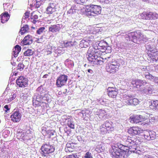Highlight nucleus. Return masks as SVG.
<instances>
[{"label":"nucleus","instance_id":"obj_32","mask_svg":"<svg viewBox=\"0 0 158 158\" xmlns=\"http://www.w3.org/2000/svg\"><path fill=\"white\" fill-rule=\"evenodd\" d=\"M64 46L66 47H71L74 46L73 42L71 41L64 42Z\"/></svg>","mask_w":158,"mask_h":158},{"label":"nucleus","instance_id":"obj_3","mask_svg":"<svg viewBox=\"0 0 158 158\" xmlns=\"http://www.w3.org/2000/svg\"><path fill=\"white\" fill-rule=\"evenodd\" d=\"M131 84L134 86L138 88L143 94H151L152 93V85L148 83L145 80L140 79L133 80Z\"/></svg>","mask_w":158,"mask_h":158},{"label":"nucleus","instance_id":"obj_1","mask_svg":"<svg viewBox=\"0 0 158 158\" xmlns=\"http://www.w3.org/2000/svg\"><path fill=\"white\" fill-rule=\"evenodd\" d=\"M104 52V50L98 48L96 44L93 45L92 47L88 51V60L89 63L93 66L102 65L103 63V59L100 56Z\"/></svg>","mask_w":158,"mask_h":158},{"label":"nucleus","instance_id":"obj_57","mask_svg":"<svg viewBox=\"0 0 158 158\" xmlns=\"http://www.w3.org/2000/svg\"><path fill=\"white\" fill-rule=\"evenodd\" d=\"M18 73V72L15 73H14V75L15 76H17V75Z\"/></svg>","mask_w":158,"mask_h":158},{"label":"nucleus","instance_id":"obj_7","mask_svg":"<svg viewBox=\"0 0 158 158\" xmlns=\"http://www.w3.org/2000/svg\"><path fill=\"white\" fill-rule=\"evenodd\" d=\"M55 149L53 146L49 144H43L41 148L42 156H47L48 155L53 152L54 151Z\"/></svg>","mask_w":158,"mask_h":158},{"label":"nucleus","instance_id":"obj_31","mask_svg":"<svg viewBox=\"0 0 158 158\" xmlns=\"http://www.w3.org/2000/svg\"><path fill=\"white\" fill-rule=\"evenodd\" d=\"M143 133L142 135L144 137V138L148 140H150V138H149V136H150V134L149 133V131H143Z\"/></svg>","mask_w":158,"mask_h":158},{"label":"nucleus","instance_id":"obj_59","mask_svg":"<svg viewBox=\"0 0 158 158\" xmlns=\"http://www.w3.org/2000/svg\"><path fill=\"white\" fill-rule=\"evenodd\" d=\"M41 87V86L39 87L38 88V89H39Z\"/></svg>","mask_w":158,"mask_h":158},{"label":"nucleus","instance_id":"obj_14","mask_svg":"<svg viewBox=\"0 0 158 158\" xmlns=\"http://www.w3.org/2000/svg\"><path fill=\"white\" fill-rule=\"evenodd\" d=\"M107 92L109 96L112 98H116L118 94V90L115 87H108Z\"/></svg>","mask_w":158,"mask_h":158},{"label":"nucleus","instance_id":"obj_40","mask_svg":"<svg viewBox=\"0 0 158 158\" xmlns=\"http://www.w3.org/2000/svg\"><path fill=\"white\" fill-rule=\"evenodd\" d=\"M111 124L110 123L109 121H106L104 123V124L102 125V126L106 128H110L111 127Z\"/></svg>","mask_w":158,"mask_h":158},{"label":"nucleus","instance_id":"obj_35","mask_svg":"<svg viewBox=\"0 0 158 158\" xmlns=\"http://www.w3.org/2000/svg\"><path fill=\"white\" fill-rule=\"evenodd\" d=\"M144 75L145 77L148 79L151 80L153 78L152 76L148 72H145Z\"/></svg>","mask_w":158,"mask_h":158},{"label":"nucleus","instance_id":"obj_17","mask_svg":"<svg viewBox=\"0 0 158 158\" xmlns=\"http://www.w3.org/2000/svg\"><path fill=\"white\" fill-rule=\"evenodd\" d=\"M143 104L144 106H149L150 108L153 109L156 108V106L154 100L151 99H144Z\"/></svg>","mask_w":158,"mask_h":158},{"label":"nucleus","instance_id":"obj_9","mask_svg":"<svg viewBox=\"0 0 158 158\" xmlns=\"http://www.w3.org/2000/svg\"><path fill=\"white\" fill-rule=\"evenodd\" d=\"M126 142L130 144V148H133L132 150H134V152L135 151L137 146L139 145L141 143V141L136 137H128Z\"/></svg>","mask_w":158,"mask_h":158},{"label":"nucleus","instance_id":"obj_29","mask_svg":"<svg viewBox=\"0 0 158 158\" xmlns=\"http://www.w3.org/2000/svg\"><path fill=\"white\" fill-rule=\"evenodd\" d=\"M78 10L75 5L73 6L71 9L68 11V13L70 14H74L77 13Z\"/></svg>","mask_w":158,"mask_h":158},{"label":"nucleus","instance_id":"obj_28","mask_svg":"<svg viewBox=\"0 0 158 158\" xmlns=\"http://www.w3.org/2000/svg\"><path fill=\"white\" fill-rule=\"evenodd\" d=\"M52 46L50 44H48L47 45L44 49V52L47 55L50 54L52 53Z\"/></svg>","mask_w":158,"mask_h":158},{"label":"nucleus","instance_id":"obj_18","mask_svg":"<svg viewBox=\"0 0 158 158\" xmlns=\"http://www.w3.org/2000/svg\"><path fill=\"white\" fill-rule=\"evenodd\" d=\"M56 11V8L54 3H50L46 9V13L48 14H52Z\"/></svg>","mask_w":158,"mask_h":158},{"label":"nucleus","instance_id":"obj_55","mask_svg":"<svg viewBox=\"0 0 158 158\" xmlns=\"http://www.w3.org/2000/svg\"><path fill=\"white\" fill-rule=\"evenodd\" d=\"M87 71L88 73L91 74L93 73V71L91 69H88Z\"/></svg>","mask_w":158,"mask_h":158},{"label":"nucleus","instance_id":"obj_53","mask_svg":"<svg viewBox=\"0 0 158 158\" xmlns=\"http://www.w3.org/2000/svg\"><path fill=\"white\" fill-rule=\"evenodd\" d=\"M149 67V66H148L147 67H143L142 69V71H143V73H144L145 72H146V70L145 69H147V68L148 69V68Z\"/></svg>","mask_w":158,"mask_h":158},{"label":"nucleus","instance_id":"obj_54","mask_svg":"<svg viewBox=\"0 0 158 158\" xmlns=\"http://www.w3.org/2000/svg\"><path fill=\"white\" fill-rule=\"evenodd\" d=\"M4 108L6 109V110L5 111L6 112H7V110H9L10 109L9 108L8 105H6L4 106Z\"/></svg>","mask_w":158,"mask_h":158},{"label":"nucleus","instance_id":"obj_4","mask_svg":"<svg viewBox=\"0 0 158 158\" xmlns=\"http://www.w3.org/2000/svg\"><path fill=\"white\" fill-rule=\"evenodd\" d=\"M101 8L100 6L96 5H91L86 8L85 13L89 16H95L101 13Z\"/></svg>","mask_w":158,"mask_h":158},{"label":"nucleus","instance_id":"obj_15","mask_svg":"<svg viewBox=\"0 0 158 158\" xmlns=\"http://www.w3.org/2000/svg\"><path fill=\"white\" fill-rule=\"evenodd\" d=\"M21 117V115L19 111H15L13 112L10 116L11 120L14 123L20 121Z\"/></svg>","mask_w":158,"mask_h":158},{"label":"nucleus","instance_id":"obj_38","mask_svg":"<svg viewBox=\"0 0 158 158\" xmlns=\"http://www.w3.org/2000/svg\"><path fill=\"white\" fill-rule=\"evenodd\" d=\"M24 65L23 63H20L18 65L17 69L21 71L24 69Z\"/></svg>","mask_w":158,"mask_h":158},{"label":"nucleus","instance_id":"obj_12","mask_svg":"<svg viewBox=\"0 0 158 158\" xmlns=\"http://www.w3.org/2000/svg\"><path fill=\"white\" fill-rule=\"evenodd\" d=\"M127 132L128 133L131 135H139L141 133H142L143 130L140 128L138 127H132L128 129Z\"/></svg>","mask_w":158,"mask_h":158},{"label":"nucleus","instance_id":"obj_46","mask_svg":"<svg viewBox=\"0 0 158 158\" xmlns=\"http://www.w3.org/2000/svg\"><path fill=\"white\" fill-rule=\"evenodd\" d=\"M41 5V2L40 1H38V0H37L35 4L36 7L37 8H39L40 7Z\"/></svg>","mask_w":158,"mask_h":158},{"label":"nucleus","instance_id":"obj_19","mask_svg":"<svg viewBox=\"0 0 158 158\" xmlns=\"http://www.w3.org/2000/svg\"><path fill=\"white\" fill-rule=\"evenodd\" d=\"M10 15L7 12H5L0 15V19L1 22L4 23L7 22L10 18Z\"/></svg>","mask_w":158,"mask_h":158},{"label":"nucleus","instance_id":"obj_37","mask_svg":"<svg viewBox=\"0 0 158 158\" xmlns=\"http://www.w3.org/2000/svg\"><path fill=\"white\" fill-rule=\"evenodd\" d=\"M33 106H40V101H39L37 99H33Z\"/></svg>","mask_w":158,"mask_h":158},{"label":"nucleus","instance_id":"obj_39","mask_svg":"<svg viewBox=\"0 0 158 158\" xmlns=\"http://www.w3.org/2000/svg\"><path fill=\"white\" fill-rule=\"evenodd\" d=\"M76 3L79 4H82L85 3L87 0H73Z\"/></svg>","mask_w":158,"mask_h":158},{"label":"nucleus","instance_id":"obj_62","mask_svg":"<svg viewBox=\"0 0 158 158\" xmlns=\"http://www.w3.org/2000/svg\"><path fill=\"white\" fill-rule=\"evenodd\" d=\"M147 71H149L148 70H147Z\"/></svg>","mask_w":158,"mask_h":158},{"label":"nucleus","instance_id":"obj_25","mask_svg":"<svg viewBox=\"0 0 158 158\" xmlns=\"http://www.w3.org/2000/svg\"><path fill=\"white\" fill-rule=\"evenodd\" d=\"M106 43L103 40H101L98 42H96L94 44H96L98 48L101 49L104 51L105 48H106Z\"/></svg>","mask_w":158,"mask_h":158},{"label":"nucleus","instance_id":"obj_48","mask_svg":"<svg viewBox=\"0 0 158 158\" xmlns=\"http://www.w3.org/2000/svg\"><path fill=\"white\" fill-rule=\"evenodd\" d=\"M30 13L28 12H26L24 13V19H27V18H28L29 16Z\"/></svg>","mask_w":158,"mask_h":158},{"label":"nucleus","instance_id":"obj_21","mask_svg":"<svg viewBox=\"0 0 158 158\" xmlns=\"http://www.w3.org/2000/svg\"><path fill=\"white\" fill-rule=\"evenodd\" d=\"M131 37L133 39L136 40L141 39L143 37L142 34L139 31L131 32Z\"/></svg>","mask_w":158,"mask_h":158},{"label":"nucleus","instance_id":"obj_52","mask_svg":"<svg viewBox=\"0 0 158 158\" xmlns=\"http://www.w3.org/2000/svg\"><path fill=\"white\" fill-rule=\"evenodd\" d=\"M17 94L16 93L14 94L13 95H11V97L10 98L11 99H15L17 97Z\"/></svg>","mask_w":158,"mask_h":158},{"label":"nucleus","instance_id":"obj_61","mask_svg":"<svg viewBox=\"0 0 158 158\" xmlns=\"http://www.w3.org/2000/svg\"><path fill=\"white\" fill-rule=\"evenodd\" d=\"M86 65V64H85L84 65V66H85H85Z\"/></svg>","mask_w":158,"mask_h":158},{"label":"nucleus","instance_id":"obj_41","mask_svg":"<svg viewBox=\"0 0 158 158\" xmlns=\"http://www.w3.org/2000/svg\"><path fill=\"white\" fill-rule=\"evenodd\" d=\"M100 131L102 134H106L107 131V128H106L104 127L102 125V127L100 128Z\"/></svg>","mask_w":158,"mask_h":158},{"label":"nucleus","instance_id":"obj_24","mask_svg":"<svg viewBox=\"0 0 158 158\" xmlns=\"http://www.w3.org/2000/svg\"><path fill=\"white\" fill-rule=\"evenodd\" d=\"M141 101L138 100V99H128L127 100V103L128 105H137L138 104L142 102L143 103L144 99H140Z\"/></svg>","mask_w":158,"mask_h":158},{"label":"nucleus","instance_id":"obj_44","mask_svg":"<svg viewBox=\"0 0 158 158\" xmlns=\"http://www.w3.org/2000/svg\"><path fill=\"white\" fill-rule=\"evenodd\" d=\"M102 148V146H100L98 147H97V148H96L95 149V150L98 153L101 152L103 151V149H100Z\"/></svg>","mask_w":158,"mask_h":158},{"label":"nucleus","instance_id":"obj_33","mask_svg":"<svg viewBox=\"0 0 158 158\" xmlns=\"http://www.w3.org/2000/svg\"><path fill=\"white\" fill-rule=\"evenodd\" d=\"M33 51L32 49H27L24 53L25 56H29L32 55L33 54Z\"/></svg>","mask_w":158,"mask_h":158},{"label":"nucleus","instance_id":"obj_5","mask_svg":"<svg viewBox=\"0 0 158 158\" xmlns=\"http://www.w3.org/2000/svg\"><path fill=\"white\" fill-rule=\"evenodd\" d=\"M139 18L146 20H155L158 19V14L155 12L144 11L139 15Z\"/></svg>","mask_w":158,"mask_h":158},{"label":"nucleus","instance_id":"obj_36","mask_svg":"<svg viewBox=\"0 0 158 158\" xmlns=\"http://www.w3.org/2000/svg\"><path fill=\"white\" fill-rule=\"evenodd\" d=\"M149 133L150 134V140H152L154 139L155 138L156 136L155 132L154 131H149Z\"/></svg>","mask_w":158,"mask_h":158},{"label":"nucleus","instance_id":"obj_10","mask_svg":"<svg viewBox=\"0 0 158 158\" xmlns=\"http://www.w3.org/2000/svg\"><path fill=\"white\" fill-rule=\"evenodd\" d=\"M94 43V36L91 35L90 36L86 37L82 40L80 42L79 46L81 48H86Z\"/></svg>","mask_w":158,"mask_h":158},{"label":"nucleus","instance_id":"obj_26","mask_svg":"<svg viewBox=\"0 0 158 158\" xmlns=\"http://www.w3.org/2000/svg\"><path fill=\"white\" fill-rule=\"evenodd\" d=\"M73 144L74 143H68L66 144L65 149V151L67 152H73Z\"/></svg>","mask_w":158,"mask_h":158},{"label":"nucleus","instance_id":"obj_2","mask_svg":"<svg viewBox=\"0 0 158 158\" xmlns=\"http://www.w3.org/2000/svg\"><path fill=\"white\" fill-rule=\"evenodd\" d=\"M118 147L112 146L110 153L112 158H127L131 152L134 150L130 147L118 143Z\"/></svg>","mask_w":158,"mask_h":158},{"label":"nucleus","instance_id":"obj_45","mask_svg":"<svg viewBox=\"0 0 158 158\" xmlns=\"http://www.w3.org/2000/svg\"><path fill=\"white\" fill-rule=\"evenodd\" d=\"M85 158H93L91 155V153L89 152H87L85 154Z\"/></svg>","mask_w":158,"mask_h":158},{"label":"nucleus","instance_id":"obj_23","mask_svg":"<svg viewBox=\"0 0 158 158\" xmlns=\"http://www.w3.org/2000/svg\"><path fill=\"white\" fill-rule=\"evenodd\" d=\"M21 48L18 45H16L13 49L12 54L15 57L17 56L19 52L21 51Z\"/></svg>","mask_w":158,"mask_h":158},{"label":"nucleus","instance_id":"obj_13","mask_svg":"<svg viewBox=\"0 0 158 158\" xmlns=\"http://www.w3.org/2000/svg\"><path fill=\"white\" fill-rule=\"evenodd\" d=\"M27 79L23 76H21L17 79L16 84L20 87L24 88L28 85Z\"/></svg>","mask_w":158,"mask_h":158},{"label":"nucleus","instance_id":"obj_47","mask_svg":"<svg viewBox=\"0 0 158 158\" xmlns=\"http://www.w3.org/2000/svg\"><path fill=\"white\" fill-rule=\"evenodd\" d=\"M66 158H79L77 155H70L68 156Z\"/></svg>","mask_w":158,"mask_h":158},{"label":"nucleus","instance_id":"obj_51","mask_svg":"<svg viewBox=\"0 0 158 158\" xmlns=\"http://www.w3.org/2000/svg\"><path fill=\"white\" fill-rule=\"evenodd\" d=\"M154 103L156 106V108L158 109V101L156 100H154Z\"/></svg>","mask_w":158,"mask_h":158},{"label":"nucleus","instance_id":"obj_34","mask_svg":"<svg viewBox=\"0 0 158 158\" xmlns=\"http://www.w3.org/2000/svg\"><path fill=\"white\" fill-rule=\"evenodd\" d=\"M68 120V121L67 123V125L70 128L72 129H74V125L73 123V121L69 118Z\"/></svg>","mask_w":158,"mask_h":158},{"label":"nucleus","instance_id":"obj_58","mask_svg":"<svg viewBox=\"0 0 158 158\" xmlns=\"http://www.w3.org/2000/svg\"><path fill=\"white\" fill-rule=\"evenodd\" d=\"M156 81H157V83H158V77L157 78V79L156 80Z\"/></svg>","mask_w":158,"mask_h":158},{"label":"nucleus","instance_id":"obj_49","mask_svg":"<svg viewBox=\"0 0 158 158\" xmlns=\"http://www.w3.org/2000/svg\"><path fill=\"white\" fill-rule=\"evenodd\" d=\"M11 94L10 92V91H7V90H5V91L4 94L5 95L6 94V96H10V94Z\"/></svg>","mask_w":158,"mask_h":158},{"label":"nucleus","instance_id":"obj_30","mask_svg":"<svg viewBox=\"0 0 158 158\" xmlns=\"http://www.w3.org/2000/svg\"><path fill=\"white\" fill-rule=\"evenodd\" d=\"M29 29V27L27 25H25L23 27L21 28L19 32L21 33V35H23L24 33L27 32Z\"/></svg>","mask_w":158,"mask_h":158},{"label":"nucleus","instance_id":"obj_27","mask_svg":"<svg viewBox=\"0 0 158 158\" xmlns=\"http://www.w3.org/2000/svg\"><path fill=\"white\" fill-rule=\"evenodd\" d=\"M38 16L34 13H32L31 16V21L34 24H35L36 22L38 21Z\"/></svg>","mask_w":158,"mask_h":158},{"label":"nucleus","instance_id":"obj_6","mask_svg":"<svg viewBox=\"0 0 158 158\" xmlns=\"http://www.w3.org/2000/svg\"><path fill=\"white\" fill-rule=\"evenodd\" d=\"M145 115L146 116L141 115H133L130 117V122L132 123H137L147 120L148 121H147V123H148L149 121V118L150 116V114L146 113Z\"/></svg>","mask_w":158,"mask_h":158},{"label":"nucleus","instance_id":"obj_11","mask_svg":"<svg viewBox=\"0 0 158 158\" xmlns=\"http://www.w3.org/2000/svg\"><path fill=\"white\" fill-rule=\"evenodd\" d=\"M68 80V76L65 75H60L56 80V85L58 87H61L65 85Z\"/></svg>","mask_w":158,"mask_h":158},{"label":"nucleus","instance_id":"obj_42","mask_svg":"<svg viewBox=\"0 0 158 158\" xmlns=\"http://www.w3.org/2000/svg\"><path fill=\"white\" fill-rule=\"evenodd\" d=\"M34 98L36 99H41L43 98V97L39 93H36L34 96Z\"/></svg>","mask_w":158,"mask_h":158},{"label":"nucleus","instance_id":"obj_60","mask_svg":"<svg viewBox=\"0 0 158 158\" xmlns=\"http://www.w3.org/2000/svg\"><path fill=\"white\" fill-rule=\"evenodd\" d=\"M104 114H102V116H104Z\"/></svg>","mask_w":158,"mask_h":158},{"label":"nucleus","instance_id":"obj_16","mask_svg":"<svg viewBox=\"0 0 158 158\" xmlns=\"http://www.w3.org/2000/svg\"><path fill=\"white\" fill-rule=\"evenodd\" d=\"M149 59L153 61H156L158 60V51H151L148 52Z\"/></svg>","mask_w":158,"mask_h":158},{"label":"nucleus","instance_id":"obj_22","mask_svg":"<svg viewBox=\"0 0 158 158\" xmlns=\"http://www.w3.org/2000/svg\"><path fill=\"white\" fill-rule=\"evenodd\" d=\"M60 27L59 24L52 25L48 28L49 31L52 33H56L59 32L60 30Z\"/></svg>","mask_w":158,"mask_h":158},{"label":"nucleus","instance_id":"obj_43","mask_svg":"<svg viewBox=\"0 0 158 158\" xmlns=\"http://www.w3.org/2000/svg\"><path fill=\"white\" fill-rule=\"evenodd\" d=\"M45 29V28L44 27H40L37 31V33L39 34H41L43 32Z\"/></svg>","mask_w":158,"mask_h":158},{"label":"nucleus","instance_id":"obj_8","mask_svg":"<svg viewBox=\"0 0 158 158\" xmlns=\"http://www.w3.org/2000/svg\"><path fill=\"white\" fill-rule=\"evenodd\" d=\"M120 64L117 61L114 60L109 64L106 66L107 71L110 73H114L118 71Z\"/></svg>","mask_w":158,"mask_h":158},{"label":"nucleus","instance_id":"obj_20","mask_svg":"<svg viewBox=\"0 0 158 158\" xmlns=\"http://www.w3.org/2000/svg\"><path fill=\"white\" fill-rule=\"evenodd\" d=\"M32 43V37L30 35H28L26 36L21 42L23 45L30 44Z\"/></svg>","mask_w":158,"mask_h":158},{"label":"nucleus","instance_id":"obj_50","mask_svg":"<svg viewBox=\"0 0 158 158\" xmlns=\"http://www.w3.org/2000/svg\"><path fill=\"white\" fill-rule=\"evenodd\" d=\"M147 49L148 50V52H151V51H154L152 50V48H151V46L150 45H148Z\"/></svg>","mask_w":158,"mask_h":158},{"label":"nucleus","instance_id":"obj_56","mask_svg":"<svg viewBox=\"0 0 158 158\" xmlns=\"http://www.w3.org/2000/svg\"><path fill=\"white\" fill-rule=\"evenodd\" d=\"M48 76V74H45L44 75V77H43L44 78H46L47 77V76Z\"/></svg>","mask_w":158,"mask_h":158}]
</instances>
